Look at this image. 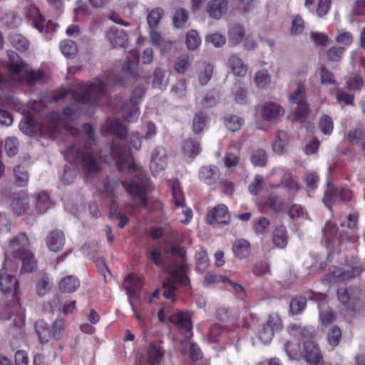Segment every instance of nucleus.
I'll use <instances>...</instances> for the list:
<instances>
[{"label":"nucleus","mask_w":365,"mask_h":365,"mask_svg":"<svg viewBox=\"0 0 365 365\" xmlns=\"http://www.w3.org/2000/svg\"><path fill=\"white\" fill-rule=\"evenodd\" d=\"M228 7L227 0H210L206 6V11L210 18L218 20L227 13Z\"/></svg>","instance_id":"21"},{"label":"nucleus","mask_w":365,"mask_h":365,"mask_svg":"<svg viewBox=\"0 0 365 365\" xmlns=\"http://www.w3.org/2000/svg\"><path fill=\"white\" fill-rule=\"evenodd\" d=\"M322 232L327 244H331L337 237L338 227L334 222L327 221L322 229Z\"/></svg>","instance_id":"44"},{"label":"nucleus","mask_w":365,"mask_h":365,"mask_svg":"<svg viewBox=\"0 0 365 365\" xmlns=\"http://www.w3.org/2000/svg\"><path fill=\"white\" fill-rule=\"evenodd\" d=\"M27 66V63L23 61L20 56L16 52L11 51L9 53L7 68L11 75H19L20 73Z\"/></svg>","instance_id":"27"},{"label":"nucleus","mask_w":365,"mask_h":365,"mask_svg":"<svg viewBox=\"0 0 365 365\" xmlns=\"http://www.w3.org/2000/svg\"><path fill=\"white\" fill-rule=\"evenodd\" d=\"M347 138L351 144L361 145L363 152L365 153V130L362 128H356L350 130L347 135Z\"/></svg>","instance_id":"37"},{"label":"nucleus","mask_w":365,"mask_h":365,"mask_svg":"<svg viewBox=\"0 0 365 365\" xmlns=\"http://www.w3.org/2000/svg\"><path fill=\"white\" fill-rule=\"evenodd\" d=\"M220 177L218 169L215 165L203 166L199 171V179L208 185H215Z\"/></svg>","instance_id":"24"},{"label":"nucleus","mask_w":365,"mask_h":365,"mask_svg":"<svg viewBox=\"0 0 365 365\" xmlns=\"http://www.w3.org/2000/svg\"><path fill=\"white\" fill-rule=\"evenodd\" d=\"M229 281L226 275L207 273L204 278V285L209 286L214 284H225Z\"/></svg>","instance_id":"60"},{"label":"nucleus","mask_w":365,"mask_h":365,"mask_svg":"<svg viewBox=\"0 0 365 365\" xmlns=\"http://www.w3.org/2000/svg\"><path fill=\"white\" fill-rule=\"evenodd\" d=\"M164 353L160 346L155 344H150L148 349V360L150 365L158 364L161 361Z\"/></svg>","instance_id":"43"},{"label":"nucleus","mask_w":365,"mask_h":365,"mask_svg":"<svg viewBox=\"0 0 365 365\" xmlns=\"http://www.w3.org/2000/svg\"><path fill=\"white\" fill-rule=\"evenodd\" d=\"M287 145V134L284 131H279L276 139L274 140L272 148L273 150L281 155L284 152L285 148Z\"/></svg>","instance_id":"47"},{"label":"nucleus","mask_w":365,"mask_h":365,"mask_svg":"<svg viewBox=\"0 0 365 365\" xmlns=\"http://www.w3.org/2000/svg\"><path fill=\"white\" fill-rule=\"evenodd\" d=\"M235 256L239 259H245L250 254V243L244 239L236 240L232 245Z\"/></svg>","instance_id":"32"},{"label":"nucleus","mask_w":365,"mask_h":365,"mask_svg":"<svg viewBox=\"0 0 365 365\" xmlns=\"http://www.w3.org/2000/svg\"><path fill=\"white\" fill-rule=\"evenodd\" d=\"M18 288L19 282L17 279L6 273L4 269H1L0 289L4 294V302H6L7 304L0 311V317L3 319H9L11 316L16 315L18 318V322L10 331V334L14 338V340L11 341V346L13 350L19 346L16 344L15 340H21L25 334V317L16 294Z\"/></svg>","instance_id":"2"},{"label":"nucleus","mask_w":365,"mask_h":365,"mask_svg":"<svg viewBox=\"0 0 365 365\" xmlns=\"http://www.w3.org/2000/svg\"><path fill=\"white\" fill-rule=\"evenodd\" d=\"M35 207L39 214L46 212L52 205L48 194L41 191L34 195Z\"/></svg>","instance_id":"30"},{"label":"nucleus","mask_w":365,"mask_h":365,"mask_svg":"<svg viewBox=\"0 0 365 365\" xmlns=\"http://www.w3.org/2000/svg\"><path fill=\"white\" fill-rule=\"evenodd\" d=\"M288 215L292 220L304 218L307 215V212L303 207L299 204H292L287 210Z\"/></svg>","instance_id":"59"},{"label":"nucleus","mask_w":365,"mask_h":365,"mask_svg":"<svg viewBox=\"0 0 365 365\" xmlns=\"http://www.w3.org/2000/svg\"><path fill=\"white\" fill-rule=\"evenodd\" d=\"M327 341L333 348L339 345L342 339L341 329L337 326H332L327 331Z\"/></svg>","instance_id":"42"},{"label":"nucleus","mask_w":365,"mask_h":365,"mask_svg":"<svg viewBox=\"0 0 365 365\" xmlns=\"http://www.w3.org/2000/svg\"><path fill=\"white\" fill-rule=\"evenodd\" d=\"M256 86L259 88H264L270 83V76L267 70L257 71L255 76Z\"/></svg>","instance_id":"56"},{"label":"nucleus","mask_w":365,"mask_h":365,"mask_svg":"<svg viewBox=\"0 0 365 365\" xmlns=\"http://www.w3.org/2000/svg\"><path fill=\"white\" fill-rule=\"evenodd\" d=\"M48 250L53 252H60L65 245V236L62 231L54 230L50 231L46 238Z\"/></svg>","instance_id":"22"},{"label":"nucleus","mask_w":365,"mask_h":365,"mask_svg":"<svg viewBox=\"0 0 365 365\" xmlns=\"http://www.w3.org/2000/svg\"><path fill=\"white\" fill-rule=\"evenodd\" d=\"M260 113L264 120L273 121L284 113V109L279 103L269 101L261 106Z\"/></svg>","instance_id":"20"},{"label":"nucleus","mask_w":365,"mask_h":365,"mask_svg":"<svg viewBox=\"0 0 365 365\" xmlns=\"http://www.w3.org/2000/svg\"><path fill=\"white\" fill-rule=\"evenodd\" d=\"M289 98L292 103L297 104V108L294 115V120L299 123L305 122L310 109L309 104L306 101V89L303 83H297V88L289 95Z\"/></svg>","instance_id":"10"},{"label":"nucleus","mask_w":365,"mask_h":365,"mask_svg":"<svg viewBox=\"0 0 365 365\" xmlns=\"http://www.w3.org/2000/svg\"><path fill=\"white\" fill-rule=\"evenodd\" d=\"M207 116L203 112H199L194 115L192 120V131L195 134L201 133L207 123Z\"/></svg>","instance_id":"52"},{"label":"nucleus","mask_w":365,"mask_h":365,"mask_svg":"<svg viewBox=\"0 0 365 365\" xmlns=\"http://www.w3.org/2000/svg\"><path fill=\"white\" fill-rule=\"evenodd\" d=\"M353 192L351 189L343 186L331 187L324 193L323 202L326 207L331 209L332 205L339 200L349 202L353 197Z\"/></svg>","instance_id":"13"},{"label":"nucleus","mask_w":365,"mask_h":365,"mask_svg":"<svg viewBox=\"0 0 365 365\" xmlns=\"http://www.w3.org/2000/svg\"><path fill=\"white\" fill-rule=\"evenodd\" d=\"M228 36L234 44H237L245 36L244 28L240 25L235 24L230 28Z\"/></svg>","instance_id":"54"},{"label":"nucleus","mask_w":365,"mask_h":365,"mask_svg":"<svg viewBox=\"0 0 365 365\" xmlns=\"http://www.w3.org/2000/svg\"><path fill=\"white\" fill-rule=\"evenodd\" d=\"M227 66L235 76L243 77L247 72V66L237 55L230 56L227 61Z\"/></svg>","instance_id":"28"},{"label":"nucleus","mask_w":365,"mask_h":365,"mask_svg":"<svg viewBox=\"0 0 365 365\" xmlns=\"http://www.w3.org/2000/svg\"><path fill=\"white\" fill-rule=\"evenodd\" d=\"M143 284L140 277L133 273L128 274L123 281V286L127 291L128 301L131 299L132 295L140 291Z\"/></svg>","instance_id":"25"},{"label":"nucleus","mask_w":365,"mask_h":365,"mask_svg":"<svg viewBox=\"0 0 365 365\" xmlns=\"http://www.w3.org/2000/svg\"><path fill=\"white\" fill-rule=\"evenodd\" d=\"M183 150L190 157H195L200 152V143L193 138H187L183 143Z\"/></svg>","instance_id":"50"},{"label":"nucleus","mask_w":365,"mask_h":365,"mask_svg":"<svg viewBox=\"0 0 365 365\" xmlns=\"http://www.w3.org/2000/svg\"><path fill=\"white\" fill-rule=\"evenodd\" d=\"M105 88L103 81L96 78L90 83H78L77 89L71 92V97L81 104L96 106L106 93Z\"/></svg>","instance_id":"3"},{"label":"nucleus","mask_w":365,"mask_h":365,"mask_svg":"<svg viewBox=\"0 0 365 365\" xmlns=\"http://www.w3.org/2000/svg\"><path fill=\"white\" fill-rule=\"evenodd\" d=\"M106 129L108 133L115 135L119 140H125L128 137V129L119 118L108 120Z\"/></svg>","instance_id":"23"},{"label":"nucleus","mask_w":365,"mask_h":365,"mask_svg":"<svg viewBox=\"0 0 365 365\" xmlns=\"http://www.w3.org/2000/svg\"><path fill=\"white\" fill-rule=\"evenodd\" d=\"M282 327L280 317L277 314H269L267 322L259 327V339L264 344H269L274 336V331Z\"/></svg>","instance_id":"15"},{"label":"nucleus","mask_w":365,"mask_h":365,"mask_svg":"<svg viewBox=\"0 0 365 365\" xmlns=\"http://www.w3.org/2000/svg\"><path fill=\"white\" fill-rule=\"evenodd\" d=\"M336 314L331 309H328L319 314V320L323 326L327 327L336 321Z\"/></svg>","instance_id":"64"},{"label":"nucleus","mask_w":365,"mask_h":365,"mask_svg":"<svg viewBox=\"0 0 365 365\" xmlns=\"http://www.w3.org/2000/svg\"><path fill=\"white\" fill-rule=\"evenodd\" d=\"M264 178L261 175H256L253 181L249 185L248 190L252 195H257L263 188Z\"/></svg>","instance_id":"63"},{"label":"nucleus","mask_w":365,"mask_h":365,"mask_svg":"<svg viewBox=\"0 0 365 365\" xmlns=\"http://www.w3.org/2000/svg\"><path fill=\"white\" fill-rule=\"evenodd\" d=\"M15 183L19 187H26L28 185L29 175L26 166L18 165L14 168Z\"/></svg>","instance_id":"36"},{"label":"nucleus","mask_w":365,"mask_h":365,"mask_svg":"<svg viewBox=\"0 0 365 365\" xmlns=\"http://www.w3.org/2000/svg\"><path fill=\"white\" fill-rule=\"evenodd\" d=\"M110 155L115 160L120 173H134L138 171L133 155L124 145L116 141L110 143Z\"/></svg>","instance_id":"7"},{"label":"nucleus","mask_w":365,"mask_h":365,"mask_svg":"<svg viewBox=\"0 0 365 365\" xmlns=\"http://www.w3.org/2000/svg\"><path fill=\"white\" fill-rule=\"evenodd\" d=\"M29 245V237L24 232L19 233L9 240V246L15 249L12 252V256L21 261V273L32 272L36 267V261L34 254L26 249Z\"/></svg>","instance_id":"4"},{"label":"nucleus","mask_w":365,"mask_h":365,"mask_svg":"<svg viewBox=\"0 0 365 365\" xmlns=\"http://www.w3.org/2000/svg\"><path fill=\"white\" fill-rule=\"evenodd\" d=\"M44 73L41 70L30 69L26 71L24 76H20L19 80L21 83H26L27 85H32L43 79Z\"/></svg>","instance_id":"39"},{"label":"nucleus","mask_w":365,"mask_h":365,"mask_svg":"<svg viewBox=\"0 0 365 365\" xmlns=\"http://www.w3.org/2000/svg\"><path fill=\"white\" fill-rule=\"evenodd\" d=\"M144 95L145 88L143 86H138L133 91L130 97L131 107L128 109L125 107L123 110V118L125 121L131 122L134 118L138 116L140 110L138 106L140 103Z\"/></svg>","instance_id":"16"},{"label":"nucleus","mask_w":365,"mask_h":365,"mask_svg":"<svg viewBox=\"0 0 365 365\" xmlns=\"http://www.w3.org/2000/svg\"><path fill=\"white\" fill-rule=\"evenodd\" d=\"M363 264L356 261L353 260L349 265L348 268L344 271H339V268L331 273V281L334 282H343L345 281H351L359 277L364 271Z\"/></svg>","instance_id":"14"},{"label":"nucleus","mask_w":365,"mask_h":365,"mask_svg":"<svg viewBox=\"0 0 365 365\" xmlns=\"http://www.w3.org/2000/svg\"><path fill=\"white\" fill-rule=\"evenodd\" d=\"M38 122L33 116H24L20 121L19 127L21 131L27 135H32L36 131Z\"/></svg>","instance_id":"35"},{"label":"nucleus","mask_w":365,"mask_h":365,"mask_svg":"<svg viewBox=\"0 0 365 365\" xmlns=\"http://www.w3.org/2000/svg\"><path fill=\"white\" fill-rule=\"evenodd\" d=\"M11 207L16 215L19 216L24 215L29 207V197L26 194L23 192L16 194L12 199Z\"/></svg>","instance_id":"26"},{"label":"nucleus","mask_w":365,"mask_h":365,"mask_svg":"<svg viewBox=\"0 0 365 365\" xmlns=\"http://www.w3.org/2000/svg\"><path fill=\"white\" fill-rule=\"evenodd\" d=\"M319 128L323 134L329 135L334 128V123L331 118L327 115L321 117L319 123Z\"/></svg>","instance_id":"58"},{"label":"nucleus","mask_w":365,"mask_h":365,"mask_svg":"<svg viewBox=\"0 0 365 365\" xmlns=\"http://www.w3.org/2000/svg\"><path fill=\"white\" fill-rule=\"evenodd\" d=\"M61 308V301L58 296H56L52 300L48 301L43 304L44 312L53 313L55 311H59Z\"/></svg>","instance_id":"62"},{"label":"nucleus","mask_w":365,"mask_h":365,"mask_svg":"<svg viewBox=\"0 0 365 365\" xmlns=\"http://www.w3.org/2000/svg\"><path fill=\"white\" fill-rule=\"evenodd\" d=\"M107 37L114 47H125L128 41V35L123 30L111 29Z\"/></svg>","instance_id":"31"},{"label":"nucleus","mask_w":365,"mask_h":365,"mask_svg":"<svg viewBox=\"0 0 365 365\" xmlns=\"http://www.w3.org/2000/svg\"><path fill=\"white\" fill-rule=\"evenodd\" d=\"M201 43L199 34L195 30H190L186 34L185 43L189 50H195Z\"/></svg>","instance_id":"55"},{"label":"nucleus","mask_w":365,"mask_h":365,"mask_svg":"<svg viewBox=\"0 0 365 365\" xmlns=\"http://www.w3.org/2000/svg\"><path fill=\"white\" fill-rule=\"evenodd\" d=\"M300 356L309 365H324V356L321 349L313 340L302 342Z\"/></svg>","instance_id":"12"},{"label":"nucleus","mask_w":365,"mask_h":365,"mask_svg":"<svg viewBox=\"0 0 365 365\" xmlns=\"http://www.w3.org/2000/svg\"><path fill=\"white\" fill-rule=\"evenodd\" d=\"M205 221L212 226L229 224L230 222V215L227 207L222 204L214 207L207 212Z\"/></svg>","instance_id":"17"},{"label":"nucleus","mask_w":365,"mask_h":365,"mask_svg":"<svg viewBox=\"0 0 365 365\" xmlns=\"http://www.w3.org/2000/svg\"><path fill=\"white\" fill-rule=\"evenodd\" d=\"M35 329L41 344L47 342L50 338L60 340L65 331V320L58 318L51 327H48L44 320H38L35 323Z\"/></svg>","instance_id":"8"},{"label":"nucleus","mask_w":365,"mask_h":365,"mask_svg":"<svg viewBox=\"0 0 365 365\" xmlns=\"http://www.w3.org/2000/svg\"><path fill=\"white\" fill-rule=\"evenodd\" d=\"M209 267V259L205 249L201 248L196 254L195 269L197 272L204 273Z\"/></svg>","instance_id":"40"},{"label":"nucleus","mask_w":365,"mask_h":365,"mask_svg":"<svg viewBox=\"0 0 365 365\" xmlns=\"http://www.w3.org/2000/svg\"><path fill=\"white\" fill-rule=\"evenodd\" d=\"M167 166L165 149L162 146L156 147L152 153L150 168L155 176L160 175Z\"/></svg>","instance_id":"19"},{"label":"nucleus","mask_w":365,"mask_h":365,"mask_svg":"<svg viewBox=\"0 0 365 365\" xmlns=\"http://www.w3.org/2000/svg\"><path fill=\"white\" fill-rule=\"evenodd\" d=\"M27 18L32 21L33 26L39 32H43L46 29V19L36 6L29 9Z\"/></svg>","instance_id":"29"},{"label":"nucleus","mask_w":365,"mask_h":365,"mask_svg":"<svg viewBox=\"0 0 365 365\" xmlns=\"http://www.w3.org/2000/svg\"><path fill=\"white\" fill-rule=\"evenodd\" d=\"M272 242L274 245L279 249L285 247L288 242V235L284 226L277 227L272 234Z\"/></svg>","instance_id":"33"},{"label":"nucleus","mask_w":365,"mask_h":365,"mask_svg":"<svg viewBox=\"0 0 365 365\" xmlns=\"http://www.w3.org/2000/svg\"><path fill=\"white\" fill-rule=\"evenodd\" d=\"M250 160L255 166L264 167L267 163V154L265 150L262 148L252 150Z\"/></svg>","instance_id":"46"},{"label":"nucleus","mask_w":365,"mask_h":365,"mask_svg":"<svg viewBox=\"0 0 365 365\" xmlns=\"http://www.w3.org/2000/svg\"><path fill=\"white\" fill-rule=\"evenodd\" d=\"M188 267L184 264H178L169 269V277L163 282L165 289L163 296L168 299L175 301V292L178 287L190 289V282L187 276Z\"/></svg>","instance_id":"5"},{"label":"nucleus","mask_w":365,"mask_h":365,"mask_svg":"<svg viewBox=\"0 0 365 365\" xmlns=\"http://www.w3.org/2000/svg\"><path fill=\"white\" fill-rule=\"evenodd\" d=\"M60 48L63 56L69 58H73L78 52L76 42L70 39L62 41L60 43Z\"/></svg>","instance_id":"45"},{"label":"nucleus","mask_w":365,"mask_h":365,"mask_svg":"<svg viewBox=\"0 0 365 365\" xmlns=\"http://www.w3.org/2000/svg\"><path fill=\"white\" fill-rule=\"evenodd\" d=\"M120 184L133 200H139L140 205L146 207L148 203L147 195L152 190L151 180L148 174L140 173L135 175L130 181L121 180Z\"/></svg>","instance_id":"6"},{"label":"nucleus","mask_w":365,"mask_h":365,"mask_svg":"<svg viewBox=\"0 0 365 365\" xmlns=\"http://www.w3.org/2000/svg\"><path fill=\"white\" fill-rule=\"evenodd\" d=\"M82 128L86 136L83 145L80 147L76 144L70 145L62 153L66 160L80 165L85 175L98 174L101 170L102 156L101 150L94 148L98 142L93 127L91 123H85Z\"/></svg>","instance_id":"1"},{"label":"nucleus","mask_w":365,"mask_h":365,"mask_svg":"<svg viewBox=\"0 0 365 365\" xmlns=\"http://www.w3.org/2000/svg\"><path fill=\"white\" fill-rule=\"evenodd\" d=\"M225 124L230 131L236 132L242 127L243 119L237 115L229 114L225 117Z\"/></svg>","instance_id":"53"},{"label":"nucleus","mask_w":365,"mask_h":365,"mask_svg":"<svg viewBox=\"0 0 365 365\" xmlns=\"http://www.w3.org/2000/svg\"><path fill=\"white\" fill-rule=\"evenodd\" d=\"M339 239L341 242L356 243L359 240L357 230H349V231H342Z\"/></svg>","instance_id":"61"},{"label":"nucleus","mask_w":365,"mask_h":365,"mask_svg":"<svg viewBox=\"0 0 365 365\" xmlns=\"http://www.w3.org/2000/svg\"><path fill=\"white\" fill-rule=\"evenodd\" d=\"M4 149L9 156H14L19 151V142L17 138L8 137L5 139Z\"/></svg>","instance_id":"57"},{"label":"nucleus","mask_w":365,"mask_h":365,"mask_svg":"<svg viewBox=\"0 0 365 365\" xmlns=\"http://www.w3.org/2000/svg\"><path fill=\"white\" fill-rule=\"evenodd\" d=\"M307 298L302 295H296L289 303V311L292 315L302 314L307 307Z\"/></svg>","instance_id":"38"},{"label":"nucleus","mask_w":365,"mask_h":365,"mask_svg":"<svg viewBox=\"0 0 365 365\" xmlns=\"http://www.w3.org/2000/svg\"><path fill=\"white\" fill-rule=\"evenodd\" d=\"M168 322L173 324L179 333L190 339L193 336L192 314L187 310H179L169 316Z\"/></svg>","instance_id":"11"},{"label":"nucleus","mask_w":365,"mask_h":365,"mask_svg":"<svg viewBox=\"0 0 365 365\" xmlns=\"http://www.w3.org/2000/svg\"><path fill=\"white\" fill-rule=\"evenodd\" d=\"M264 205L268 207L274 213H279L282 212L284 207V203L282 198L275 195H269L266 198Z\"/></svg>","instance_id":"41"},{"label":"nucleus","mask_w":365,"mask_h":365,"mask_svg":"<svg viewBox=\"0 0 365 365\" xmlns=\"http://www.w3.org/2000/svg\"><path fill=\"white\" fill-rule=\"evenodd\" d=\"M164 16V11L161 8H155L148 14L147 21L150 29H156Z\"/></svg>","instance_id":"48"},{"label":"nucleus","mask_w":365,"mask_h":365,"mask_svg":"<svg viewBox=\"0 0 365 365\" xmlns=\"http://www.w3.org/2000/svg\"><path fill=\"white\" fill-rule=\"evenodd\" d=\"M149 235L154 240H159L163 236L171 237L173 235V230L169 225H168L167 228L151 227L149 229Z\"/></svg>","instance_id":"51"},{"label":"nucleus","mask_w":365,"mask_h":365,"mask_svg":"<svg viewBox=\"0 0 365 365\" xmlns=\"http://www.w3.org/2000/svg\"><path fill=\"white\" fill-rule=\"evenodd\" d=\"M168 185L172 192L175 209L181 208L182 212L185 215V219L180 220L181 223L187 225L192 219L193 213L191 208L185 205V198L180 186V182L177 179L170 180Z\"/></svg>","instance_id":"9"},{"label":"nucleus","mask_w":365,"mask_h":365,"mask_svg":"<svg viewBox=\"0 0 365 365\" xmlns=\"http://www.w3.org/2000/svg\"><path fill=\"white\" fill-rule=\"evenodd\" d=\"M336 297L340 303L351 311H356V307L361 299L359 292L354 291L353 288H338Z\"/></svg>","instance_id":"18"},{"label":"nucleus","mask_w":365,"mask_h":365,"mask_svg":"<svg viewBox=\"0 0 365 365\" xmlns=\"http://www.w3.org/2000/svg\"><path fill=\"white\" fill-rule=\"evenodd\" d=\"M188 19L187 11L184 9H178L175 11L173 17V25L176 28L182 29L185 27Z\"/></svg>","instance_id":"49"},{"label":"nucleus","mask_w":365,"mask_h":365,"mask_svg":"<svg viewBox=\"0 0 365 365\" xmlns=\"http://www.w3.org/2000/svg\"><path fill=\"white\" fill-rule=\"evenodd\" d=\"M80 282L78 279L73 275H68L59 282L58 286L61 292L71 293L75 292L79 287Z\"/></svg>","instance_id":"34"}]
</instances>
